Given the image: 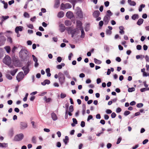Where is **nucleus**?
<instances>
[{
	"label": "nucleus",
	"instance_id": "obj_12",
	"mask_svg": "<svg viewBox=\"0 0 149 149\" xmlns=\"http://www.w3.org/2000/svg\"><path fill=\"white\" fill-rule=\"evenodd\" d=\"M63 73L61 72H59L58 73V81L60 84L61 85H62V81L63 78V76H63Z\"/></svg>",
	"mask_w": 149,
	"mask_h": 149
},
{
	"label": "nucleus",
	"instance_id": "obj_3",
	"mask_svg": "<svg viewBox=\"0 0 149 149\" xmlns=\"http://www.w3.org/2000/svg\"><path fill=\"white\" fill-rule=\"evenodd\" d=\"M24 137V135L22 133H20L16 135L14 138L13 141H21Z\"/></svg>",
	"mask_w": 149,
	"mask_h": 149
},
{
	"label": "nucleus",
	"instance_id": "obj_14",
	"mask_svg": "<svg viewBox=\"0 0 149 149\" xmlns=\"http://www.w3.org/2000/svg\"><path fill=\"white\" fill-rule=\"evenodd\" d=\"M22 69L24 71V75H26L29 72L30 69L29 68H25V67H23Z\"/></svg>",
	"mask_w": 149,
	"mask_h": 149
},
{
	"label": "nucleus",
	"instance_id": "obj_50",
	"mask_svg": "<svg viewBox=\"0 0 149 149\" xmlns=\"http://www.w3.org/2000/svg\"><path fill=\"white\" fill-rule=\"evenodd\" d=\"M69 112L72 113L74 111V107L73 105H71L69 107Z\"/></svg>",
	"mask_w": 149,
	"mask_h": 149
},
{
	"label": "nucleus",
	"instance_id": "obj_5",
	"mask_svg": "<svg viewBox=\"0 0 149 149\" xmlns=\"http://www.w3.org/2000/svg\"><path fill=\"white\" fill-rule=\"evenodd\" d=\"M25 77L22 71L19 72L16 77V79L18 82H19L21 80H22Z\"/></svg>",
	"mask_w": 149,
	"mask_h": 149
},
{
	"label": "nucleus",
	"instance_id": "obj_51",
	"mask_svg": "<svg viewBox=\"0 0 149 149\" xmlns=\"http://www.w3.org/2000/svg\"><path fill=\"white\" fill-rule=\"evenodd\" d=\"M131 113V112L129 111H124V115L125 116H127L130 114Z\"/></svg>",
	"mask_w": 149,
	"mask_h": 149
},
{
	"label": "nucleus",
	"instance_id": "obj_24",
	"mask_svg": "<svg viewBox=\"0 0 149 149\" xmlns=\"http://www.w3.org/2000/svg\"><path fill=\"white\" fill-rule=\"evenodd\" d=\"M63 74L65 76H66L67 77L68 79H70L71 77L69 74V71L68 70H65L63 72Z\"/></svg>",
	"mask_w": 149,
	"mask_h": 149
},
{
	"label": "nucleus",
	"instance_id": "obj_28",
	"mask_svg": "<svg viewBox=\"0 0 149 149\" xmlns=\"http://www.w3.org/2000/svg\"><path fill=\"white\" fill-rule=\"evenodd\" d=\"M5 50L8 54H9L11 52L10 47L9 46H6L4 47Z\"/></svg>",
	"mask_w": 149,
	"mask_h": 149
},
{
	"label": "nucleus",
	"instance_id": "obj_29",
	"mask_svg": "<svg viewBox=\"0 0 149 149\" xmlns=\"http://www.w3.org/2000/svg\"><path fill=\"white\" fill-rule=\"evenodd\" d=\"M60 4V1L59 0H55V3L54 5V7L56 8H58Z\"/></svg>",
	"mask_w": 149,
	"mask_h": 149
},
{
	"label": "nucleus",
	"instance_id": "obj_61",
	"mask_svg": "<svg viewBox=\"0 0 149 149\" xmlns=\"http://www.w3.org/2000/svg\"><path fill=\"white\" fill-rule=\"evenodd\" d=\"M80 125L82 127H84L85 126V123L84 121H82L81 122Z\"/></svg>",
	"mask_w": 149,
	"mask_h": 149
},
{
	"label": "nucleus",
	"instance_id": "obj_36",
	"mask_svg": "<svg viewBox=\"0 0 149 149\" xmlns=\"http://www.w3.org/2000/svg\"><path fill=\"white\" fill-rule=\"evenodd\" d=\"M12 33V31H6L4 33V34L6 36L7 38L10 37V35H9V33Z\"/></svg>",
	"mask_w": 149,
	"mask_h": 149
},
{
	"label": "nucleus",
	"instance_id": "obj_37",
	"mask_svg": "<svg viewBox=\"0 0 149 149\" xmlns=\"http://www.w3.org/2000/svg\"><path fill=\"white\" fill-rule=\"evenodd\" d=\"M94 62L97 64H100L102 63V61L100 60L97 59L96 58H94Z\"/></svg>",
	"mask_w": 149,
	"mask_h": 149
},
{
	"label": "nucleus",
	"instance_id": "obj_33",
	"mask_svg": "<svg viewBox=\"0 0 149 149\" xmlns=\"http://www.w3.org/2000/svg\"><path fill=\"white\" fill-rule=\"evenodd\" d=\"M65 64L64 63H62L61 64L58 65L56 66V68L58 69H61L63 67L65 66Z\"/></svg>",
	"mask_w": 149,
	"mask_h": 149
},
{
	"label": "nucleus",
	"instance_id": "obj_13",
	"mask_svg": "<svg viewBox=\"0 0 149 149\" xmlns=\"http://www.w3.org/2000/svg\"><path fill=\"white\" fill-rule=\"evenodd\" d=\"M24 29L23 27L21 26H17L15 29V33H18L19 31H22Z\"/></svg>",
	"mask_w": 149,
	"mask_h": 149
},
{
	"label": "nucleus",
	"instance_id": "obj_62",
	"mask_svg": "<svg viewBox=\"0 0 149 149\" xmlns=\"http://www.w3.org/2000/svg\"><path fill=\"white\" fill-rule=\"evenodd\" d=\"M104 4L105 6L107 7H108L109 5V2L108 1H107L104 2Z\"/></svg>",
	"mask_w": 149,
	"mask_h": 149
},
{
	"label": "nucleus",
	"instance_id": "obj_15",
	"mask_svg": "<svg viewBox=\"0 0 149 149\" xmlns=\"http://www.w3.org/2000/svg\"><path fill=\"white\" fill-rule=\"evenodd\" d=\"M90 24L89 23H86L84 27V29L87 32L90 30Z\"/></svg>",
	"mask_w": 149,
	"mask_h": 149
},
{
	"label": "nucleus",
	"instance_id": "obj_38",
	"mask_svg": "<svg viewBox=\"0 0 149 149\" xmlns=\"http://www.w3.org/2000/svg\"><path fill=\"white\" fill-rule=\"evenodd\" d=\"M145 57V56L142 55H139L136 56V58L137 59H140L141 60L143 59V58Z\"/></svg>",
	"mask_w": 149,
	"mask_h": 149
},
{
	"label": "nucleus",
	"instance_id": "obj_19",
	"mask_svg": "<svg viewBox=\"0 0 149 149\" xmlns=\"http://www.w3.org/2000/svg\"><path fill=\"white\" fill-rule=\"evenodd\" d=\"M44 100L46 103H48L52 101V100L50 97L47 98L46 96H45L43 98Z\"/></svg>",
	"mask_w": 149,
	"mask_h": 149
},
{
	"label": "nucleus",
	"instance_id": "obj_64",
	"mask_svg": "<svg viewBox=\"0 0 149 149\" xmlns=\"http://www.w3.org/2000/svg\"><path fill=\"white\" fill-rule=\"evenodd\" d=\"M143 76L144 77H146L149 76V73L148 72H145L143 73Z\"/></svg>",
	"mask_w": 149,
	"mask_h": 149
},
{
	"label": "nucleus",
	"instance_id": "obj_52",
	"mask_svg": "<svg viewBox=\"0 0 149 149\" xmlns=\"http://www.w3.org/2000/svg\"><path fill=\"white\" fill-rule=\"evenodd\" d=\"M136 107L138 108H141L143 106V104L142 103H139L136 104Z\"/></svg>",
	"mask_w": 149,
	"mask_h": 149
},
{
	"label": "nucleus",
	"instance_id": "obj_55",
	"mask_svg": "<svg viewBox=\"0 0 149 149\" xmlns=\"http://www.w3.org/2000/svg\"><path fill=\"white\" fill-rule=\"evenodd\" d=\"M122 138L121 137H119L117 139V141L116 142V144H119L122 140Z\"/></svg>",
	"mask_w": 149,
	"mask_h": 149
},
{
	"label": "nucleus",
	"instance_id": "obj_11",
	"mask_svg": "<svg viewBox=\"0 0 149 149\" xmlns=\"http://www.w3.org/2000/svg\"><path fill=\"white\" fill-rule=\"evenodd\" d=\"M100 13L99 11L98 10H95L94 11V12L93 13L92 15L93 17L95 18H97L98 16H99Z\"/></svg>",
	"mask_w": 149,
	"mask_h": 149
},
{
	"label": "nucleus",
	"instance_id": "obj_47",
	"mask_svg": "<svg viewBox=\"0 0 149 149\" xmlns=\"http://www.w3.org/2000/svg\"><path fill=\"white\" fill-rule=\"evenodd\" d=\"M104 49L107 52H108L109 51V48L108 45H104Z\"/></svg>",
	"mask_w": 149,
	"mask_h": 149
},
{
	"label": "nucleus",
	"instance_id": "obj_40",
	"mask_svg": "<svg viewBox=\"0 0 149 149\" xmlns=\"http://www.w3.org/2000/svg\"><path fill=\"white\" fill-rule=\"evenodd\" d=\"M9 18V16L8 15L3 16L2 15L1 16V20L3 22L8 19Z\"/></svg>",
	"mask_w": 149,
	"mask_h": 149
},
{
	"label": "nucleus",
	"instance_id": "obj_26",
	"mask_svg": "<svg viewBox=\"0 0 149 149\" xmlns=\"http://www.w3.org/2000/svg\"><path fill=\"white\" fill-rule=\"evenodd\" d=\"M63 142L65 145H67L69 142V138L68 136H65V139H63Z\"/></svg>",
	"mask_w": 149,
	"mask_h": 149
},
{
	"label": "nucleus",
	"instance_id": "obj_4",
	"mask_svg": "<svg viewBox=\"0 0 149 149\" xmlns=\"http://www.w3.org/2000/svg\"><path fill=\"white\" fill-rule=\"evenodd\" d=\"M3 62L4 63L7 65L11 63V59L9 56L6 55L3 58Z\"/></svg>",
	"mask_w": 149,
	"mask_h": 149
},
{
	"label": "nucleus",
	"instance_id": "obj_49",
	"mask_svg": "<svg viewBox=\"0 0 149 149\" xmlns=\"http://www.w3.org/2000/svg\"><path fill=\"white\" fill-rule=\"evenodd\" d=\"M31 141L33 143L36 144V137L35 136H33L32 138Z\"/></svg>",
	"mask_w": 149,
	"mask_h": 149
},
{
	"label": "nucleus",
	"instance_id": "obj_56",
	"mask_svg": "<svg viewBox=\"0 0 149 149\" xmlns=\"http://www.w3.org/2000/svg\"><path fill=\"white\" fill-rule=\"evenodd\" d=\"M105 112L107 114H110L112 113V111L110 109H107L106 110Z\"/></svg>",
	"mask_w": 149,
	"mask_h": 149
},
{
	"label": "nucleus",
	"instance_id": "obj_46",
	"mask_svg": "<svg viewBox=\"0 0 149 149\" xmlns=\"http://www.w3.org/2000/svg\"><path fill=\"white\" fill-rule=\"evenodd\" d=\"M77 31V28H75L73 29H72L71 32H70V33L76 35V31Z\"/></svg>",
	"mask_w": 149,
	"mask_h": 149
},
{
	"label": "nucleus",
	"instance_id": "obj_32",
	"mask_svg": "<svg viewBox=\"0 0 149 149\" xmlns=\"http://www.w3.org/2000/svg\"><path fill=\"white\" fill-rule=\"evenodd\" d=\"M18 70V69H15L13 70H10V73L13 76H15L16 73L17 72Z\"/></svg>",
	"mask_w": 149,
	"mask_h": 149
},
{
	"label": "nucleus",
	"instance_id": "obj_35",
	"mask_svg": "<svg viewBox=\"0 0 149 149\" xmlns=\"http://www.w3.org/2000/svg\"><path fill=\"white\" fill-rule=\"evenodd\" d=\"M145 7V5L144 4H141L139 7L138 10L139 12H141L142 11V9Z\"/></svg>",
	"mask_w": 149,
	"mask_h": 149
},
{
	"label": "nucleus",
	"instance_id": "obj_17",
	"mask_svg": "<svg viewBox=\"0 0 149 149\" xmlns=\"http://www.w3.org/2000/svg\"><path fill=\"white\" fill-rule=\"evenodd\" d=\"M51 115L52 118L53 120L55 121L58 119L57 115L54 112L51 113Z\"/></svg>",
	"mask_w": 149,
	"mask_h": 149
},
{
	"label": "nucleus",
	"instance_id": "obj_1",
	"mask_svg": "<svg viewBox=\"0 0 149 149\" xmlns=\"http://www.w3.org/2000/svg\"><path fill=\"white\" fill-rule=\"evenodd\" d=\"M28 51L27 49H22L19 52V56L21 59L22 61H27L29 57V54H28Z\"/></svg>",
	"mask_w": 149,
	"mask_h": 149
},
{
	"label": "nucleus",
	"instance_id": "obj_18",
	"mask_svg": "<svg viewBox=\"0 0 149 149\" xmlns=\"http://www.w3.org/2000/svg\"><path fill=\"white\" fill-rule=\"evenodd\" d=\"M119 29L120 30L119 31V33L121 35L124 34L125 33V31H124V30L125 29L124 26H120L119 27Z\"/></svg>",
	"mask_w": 149,
	"mask_h": 149
},
{
	"label": "nucleus",
	"instance_id": "obj_23",
	"mask_svg": "<svg viewBox=\"0 0 149 149\" xmlns=\"http://www.w3.org/2000/svg\"><path fill=\"white\" fill-rule=\"evenodd\" d=\"M139 17V15L138 14H135L133 15L131 17L132 19L134 20H135L136 19H138Z\"/></svg>",
	"mask_w": 149,
	"mask_h": 149
},
{
	"label": "nucleus",
	"instance_id": "obj_6",
	"mask_svg": "<svg viewBox=\"0 0 149 149\" xmlns=\"http://www.w3.org/2000/svg\"><path fill=\"white\" fill-rule=\"evenodd\" d=\"M72 7V5L69 3H67L65 4L62 3L60 6V9L64 10V9H69Z\"/></svg>",
	"mask_w": 149,
	"mask_h": 149
},
{
	"label": "nucleus",
	"instance_id": "obj_54",
	"mask_svg": "<svg viewBox=\"0 0 149 149\" xmlns=\"http://www.w3.org/2000/svg\"><path fill=\"white\" fill-rule=\"evenodd\" d=\"M32 57L33 58V61L35 62H37L38 61V59L37 57H36L34 55H32Z\"/></svg>",
	"mask_w": 149,
	"mask_h": 149
},
{
	"label": "nucleus",
	"instance_id": "obj_39",
	"mask_svg": "<svg viewBox=\"0 0 149 149\" xmlns=\"http://www.w3.org/2000/svg\"><path fill=\"white\" fill-rule=\"evenodd\" d=\"M17 49V47L16 46H14L12 48L11 52L12 54V56L15 55V52L16 49Z\"/></svg>",
	"mask_w": 149,
	"mask_h": 149
},
{
	"label": "nucleus",
	"instance_id": "obj_9",
	"mask_svg": "<svg viewBox=\"0 0 149 149\" xmlns=\"http://www.w3.org/2000/svg\"><path fill=\"white\" fill-rule=\"evenodd\" d=\"M76 27L79 29L84 27L83 26V23L81 21L79 20H77L76 22Z\"/></svg>",
	"mask_w": 149,
	"mask_h": 149
},
{
	"label": "nucleus",
	"instance_id": "obj_16",
	"mask_svg": "<svg viewBox=\"0 0 149 149\" xmlns=\"http://www.w3.org/2000/svg\"><path fill=\"white\" fill-rule=\"evenodd\" d=\"M50 83V81L48 79H46L43 82H42L41 83V84L42 85L45 86L46 84L47 85L49 84Z\"/></svg>",
	"mask_w": 149,
	"mask_h": 149
},
{
	"label": "nucleus",
	"instance_id": "obj_53",
	"mask_svg": "<svg viewBox=\"0 0 149 149\" xmlns=\"http://www.w3.org/2000/svg\"><path fill=\"white\" fill-rule=\"evenodd\" d=\"M66 96V95L64 93H61L60 95V97L61 99H63Z\"/></svg>",
	"mask_w": 149,
	"mask_h": 149
},
{
	"label": "nucleus",
	"instance_id": "obj_34",
	"mask_svg": "<svg viewBox=\"0 0 149 149\" xmlns=\"http://www.w3.org/2000/svg\"><path fill=\"white\" fill-rule=\"evenodd\" d=\"M64 23L65 25L67 26H71L72 24L70 21L69 20H66L65 21Z\"/></svg>",
	"mask_w": 149,
	"mask_h": 149
},
{
	"label": "nucleus",
	"instance_id": "obj_41",
	"mask_svg": "<svg viewBox=\"0 0 149 149\" xmlns=\"http://www.w3.org/2000/svg\"><path fill=\"white\" fill-rule=\"evenodd\" d=\"M104 22L103 21L101 20L99 23V28L101 29L102 28L103 25L104 24Z\"/></svg>",
	"mask_w": 149,
	"mask_h": 149
},
{
	"label": "nucleus",
	"instance_id": "obj_44",
	"mask_svg": "<svg viewBox=\"0 0 149 149\" xmlns=\"http://www.w3.org/2000/svg\"><path fill=\"white\" fill-rule=\"evenodd\" d=\"M6 77L9 80H11L13 79V77L10 74H6Z\"/></svg>",
	"mask_w": 149,
	"mask_h": 149
},
{
	"label": "nucleus",
	"instance_id": "obj_21",
	"mask_svg": "<svg viewBox=\"0 0 149 149\" xmlns=\"http://www.w3.org/2000/svg\"><path fill=\"white\" fill-rule=\"evenodd\" d=\"M79 29L80 30L81 33L80 38H84L85 36V33L84 31V27H83Z\"/></svg>",
	"mask_w": 149,
	"mask_h": 149
},
{
	"label": "nucleus",
	"instance_id": "obj_57",
	"mask_svg": "<svg viewBox=\"0 0 149 149\" xmlns=\"http://www.w3.org/2000/svg\"><path fill=\"white\" fill-rule=\"evenodd\" d=\"M112 33V31L110 30L107 29L106 31V34L107 35H111Z\"/></svg>",
	"mask_w": 149,
	"mask_h": 149
},
{
	"label": "nucleus",
	"instance_id": "obj_45",
	"mask_svg": "<svg viewBox=\"0 0 149 149\" xmlns=\"http://www.w3.org/2000/svg\"><path fill=\"white\" fill-rule=\"evenodd\" d=\"M135 90V88L134 87L128 88V91L129 92H132L134 91Z\"/></svg>",
	"mask_w": 149,
	"mask_h": 149
},
{
	"label": "nucleus",
	"instance_id": "obj_42",
	"mask_svg": "<svg viewBox=\"0 0 149 149\" xmlns=\"http://www.w3.org/2000/svg\"><path fill=\"white\" fill-rule=\"evenodd\" d=\"M31 64V61H28L27 62L26 64V66H24V67H25V68H29V66Z\"/></svg>",
	"mask_w": 149,
	"mask_h": 149
},
{
	"label": "nucleus",
	"instance_id": "obj_8",
	"mask_svg": "<svg viewBox=\"0 0 149 149\" xmlns=\"http://www.w3.org/2000/svg\"><path fill=\"white\" fill-rule=\"evenodd\" d=\"M6 40V38L4 36H0V46L4 45Z\"/></svg>",
	"mask_w": 149,
	"mask_h": 149
},
{
	"label": "nucleus",
	"instance_id": "obj_2",
	"mask_svg": "<svg viewBox=\"0 0 149 149\" xmlns=\"http://www.w3.org/2000/svg\"><path fill=\"white\" fill-rule=\"evenodd\" d=\"M17 57V56L15 57V55L12 56L13 63L15 67H21L22 63L19 61L18 58Z\"/></svg>",
	"mask_w": 149,
	"mask_h": 149
},
{
	"label": "nucleus",
	"instance_id": "obj_43",
	"mask_svg": "<svg viewBox=\"0 0 149 149\" xmlns=\"http://www.w3.org/2000/svg\"><path fill=\"white\" fill-rule=\"evenodd\" d=\"M23 16L25 18H29L30 17L29 14L27 12H25L23 14Z\"/></svg>",
	"mask_w": 149,
	"mask_h": 149
},
{
	"label": "nucleus",
	"instance_id": "obj_25",
	"mask_svg": "<svg viewBox=\"0 0 149 149\" xmlns=\"http://www.w3.org/2000/svg\"><path fill=\"white\" fill-rule=\"evenodd\" d=\"M113 15V13L110 10H107V13L105 16L110 18V17Z\"/></svg>",
	"mask_w": 149,
	"mask_h": 149
},
{
	"label": "nucleus",
	"instance_id": "obj_59",
	"mask_svg": "<svg viewBox=\"0 0 149 149\" xmlns=\"http://www.w3.org/2000/svg\"><path fill=\"white\" fill-rule=\"evenodd\" d=\"M57 61L58 63H60L62 60V58L61 56H58L56 58Z\"/></svg>",
	"mask_w": 149,
	"mask_h": 149
},
{
	"label": "nucleus",
	"instance_id": "obj_30",
	"mask_svg": "<svg viewBox=\"0 0 149 149\" xmlns=\"http://www.w3.org/2000/svg\"><path fill=\"white\" fill-rule=\"evenodd\" d=\"M77 16L80 18H82L83 17V12L81 10L79 11H78L77 13Z\"/></svg>",
	"mask_w": 149,
	"mask_h": 149
},
{
	"label": "nucleus",
	"instance_id": "obj_10",
	"mask_svg": "<svg viewBox=\"0 0 149 149\" xmlns=\"http://www.w3.org/2000/svg\"><path fill=\"white\" fill-rule=\"evenodd\" d=\"M66 17L69 19H71V18L74 17L73 13L71 11L67 12L66 13Z\"/></svg>",
	"mask_w": 149,
	"mask_h": 149
},
{
	"label": "nucleus",
	"instance_id": "obj_27",
	"mask_svg": "<svg viewBox=\"0 0 149 149\" xmlns=\"http://www.w3.org/2000/svg\"><path fill=\"white\" fill-rule=\"evenodd\" d=\"M64 15V12L62 11H61L58 13L57 15V17L59 18H61L63 17Z\"/></svg>",
	"mask_w": 149,
	"mask_h": 149
},
{
	"label": "nucleus",
	"instance_id": "obj_20",
	"mask_svg": "<svg viewBox=\"0 0 149 149\" xmlns=\"http://www.w3.org/2000/svg\"><path fill=\"white\" fill-rule=\"evenodd\" d=\"M127 2L130 6H135L136 5V3L135 1H132L131 0H128Z\"/></svg>",
	"mask_w": 149,
	"mask_h": 149
},
{
	"label": "nucleus",
	"instance_id": "obj_31",
	"mask_svg": "<svg viewBox=\"0 0 149 149\" xmlns=\"http://www.w3.org/2000/svg\"><path fill=\"white\" fill-rule=\"evenodd\" d=\"M9 135L10 136V137H12L14 135V131L13 128H11L9 130L8 133Z\"/></svg>",
	"mask_w": 149,
	"mask_h": 149
},
{
	"label": "nucleus",
	"instance_id": "obj_48",
	"mask_svg": "<svg viewBox=\"0 0 149 149\" xmlns=\"http://www.w3.org/2000/svg\"><path fill=\"white\" fill-rule=\"evenodd\" d=\"M3 48H0V58L2 57L3 56Z\"/></svg>",
	"mask_w": 149,
	"mask_h": 149
},
{
	"label": "nucleus",
	"instance_id": "obj_22",
	"mask_svg": "<svg viewBox=\"0 0 149 149\" xmlns=\"http://www.w3.org/2000/svg\"><path fill=\"white\" fill-rule=\"evenodd\" d=\"M144 20L142 18H139L136 22V24L139 25H141L143 23Z\"/></svg>",
	"mask_w": 149,
	"mask_h": 149
},
{
	"label": "nucleus",
	"instance_id": "obj_7",
	"mask_svg": "<svg viewBox=\"0 0 149 149\" xmlns=\"http://www.w3.org/2000/svg\"><path fill=\"white\" fill-rule=\"evenodd\" d=\"M20 129L24 130L28 127L27 123L26 122H21L20 123Z\"/></svg>",
	"mask_w": 149,
	"mask_h": 149
},
{
	"label": "nucleus",
	"instance_id": "obj_60",
	"mask_svg": "<svg viewBox=\"0 0 149 149\" xmlns=\"http://www.w3.org/2000/svg\"><path fill=\"white\" fill-rule=\"evenodd\" d=\"M116 114L114 112L112 113L111 114V117L112 118H113L116 117Z\"/></svg>",
	"mask_w": 149,
	"mask_h": 149
},
{
	"label": "nucleus",
	"instance_id": "obj_58",
	"mask_svg": "<svg viewBox=\"0 0 149 149\" xmlns=\"http://www.w3.org/2000/svg\"><path fill=\"white\" fill-rule=\"evenodd\" d=\"M27 27L31 29H34V27L33 24H29L27 25Z\"/></svg>",
	"mask_w": 149,
	"mask_h": 149
},
{
	"label": "nucleus",
	"instance_id": "obj_63",
	"mask_svg": "<svg viewBox=\"0 0 149 149\" xmlns=\"http://www.w3.org/2000/svg\"><path fill=\"white\" fill-rule=\"evenodd\" d=\"M136 49L138 50H140L142 49V46L140 45H138L136 46Z\"/></svg>",
	"mask_w": 149,
	"mask_h": 149
}]
</instances>
